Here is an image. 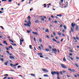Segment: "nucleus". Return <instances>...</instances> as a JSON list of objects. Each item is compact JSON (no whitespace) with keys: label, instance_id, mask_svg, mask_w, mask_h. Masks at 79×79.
Listing matches in <instances>:
<instances>
[{"label":"nucleus","instance_id":"774afa93","mask_svg":"<svg viewBox=\"0 0 79 79\" xmlns=\"http://www.w3.org/2000/svg\"><path fill=\"white\" fill-rule=\"evenodd\" d=\"M0 13L2 14V13H3V12H2V11H0Z\"/></svg>","mask_w":79,"mask_h":79},{"label":"nucleus","instance_id":"2eb2a0df","mask_svg":"<svg viewBox=\"0 0 79 79\" xmlns=\"http://www.w3.org/2000/svg\"><path fill=\"white\" fill-rule=\"evenodd\" d=\"M27 19L28 20H30V19H31V17H30V16H28Z\"/></svg>","mask_w":79,"mask_h":79},{"label":"nucleus","instance_id":"0e129e2a","mask_svg":"<svg viewBox=\"0 0 79 79\" xmlns=\"http://www.w3.org/2000/svg\"><path fill=\"white\" fill-rule=\"evenodd\" d=\"M6 78H7V77H5L3 78V79H6Z\"/></svg>","mask_w":79,"mask_h":79},{"label":"nucleus","instance_id":"f3484780","mask_svg":"<svg viewBox=\"0 0 79 79\" xmlns=\"http://www.w3.org/2000/svg\"><path fill=\"white\" fill-rule=\"evenodd\" d=\"M31 76H34V77H35V75L34 74L31 73Z\"/></svg>","mask_w":79,"mask_h":79},{"label":"nucleus","instance_id":"bb28decb","mask_svg":"<svg viewBox=\"0 0 79 79\" xmlns=\"http://www.w3.org/2000/svg\"><path fill=\"white\" fill-rule=\"evenodd\" d=\"M11 44L12 45H14V46H16V44H13L12 43H11Z\"/></svg>","mask_w":79,"mask_h":79},{"label":"nucleus","instance_id":"79ce46f5","mask_svg":"<svg viewBox=\"0 0 79 79\" xmlns=\"http://www.w3.org/2000/svg\"><path fill=\"white\" fill-rule=\"evenodd\" d=\"M68 2H66V5L67 6H68Z\"/></svg>","mask_w":79,"mask_h":79},{"label":"nucleus","instance_id":"5701e85b","mask_svg":"<svg viewBox=\"0 0 79 79\" xmlns=\"http://www.w3.org/2000/svg\"><path fill=\"white\" fill-rule=\"evenodd\" d=\"M14 79L12 77H11L10 78V77H8V79Z\"/></svg>","mask_w":79,"mask_h":79},{"label":"nucleus","instance_id":"c9c22d12","mask_svg":"<svg viewBox=\"0 0 79 79\" xmlns=\"http://www.w3.org/2000/svg\"><path fill=\"white\" fill-rule=\"evenodd\" d=\"M29 48H30V49H32V45H30Z\"/></svg>","mask_w":79,"mask_h":79},{"label":"nucleus","instance_id":"e433bc0d","mask_svg":"<svg viewBox=\"0 0 79 79\" xmlns=\"http://www.w3.org/2000/svg\"><path fill=\"white\" fill-rule=\"evenodd\" d=\"M6 48V50L8 51V50H10V49H9V48Z\"/></svg>","mask_w":79,"mask_h":79},{"label":"nucleus","instance_id":"7ed1b4c3","mask_svg":"<svg viewBox=\"0 0 79 79\" xmlns=\"http://www.w3.org/2000/svg\"><path fill=\"white\" fill-rule=\"evenodd\" d=\"M60 66H62V67L63 68H65V69L67 68V67H66V66H65V65H64V64H60Z\"/></svg>","mask_w":79,"mask_h":79},{"label":"nucleus","instance_id":"4d7b16f0","mask_svg":"<svg viewBox=\"0 0 79 79\" xmlns=\"http://www.w3.org/2000/svg\"><path fill=\"white\" fill-rule=\"evenodd\" d=\"M70 59H71V60H73V58L72 57H70Z\"/></svg>","mask_w":79,"mask_h":79},{"label":"nucleus","instance_id":"8fccbe9b","mask_svg":"<svg viewBox=\"0 0 79 79\" xmlns=\"http://www.w3.org/2000/svg\"><path fill=\"white\" fill-rule=\"evenodd\" d=\"M8 76V74H6L4 75V76Z\"/></svg>","mask_w":79,"mask_h":79},{"label":"nucleus","instance_id":"69168bd1","mask_svg":"<svg viewBox=\"0 0 79 79\" xmlns=\"http://www.w3.org/2000/svg\"><path fill=\"white\" fill-rule=\"evenodd\" d=\"M22 55V56H25V54H23Z\"/></svg>","mask_w":79,"mask_h":79},{"label":"nucleus","instance_id":"6e6552de","mask_svg":"<svg viewBox=\"0 0 79 79\" xmlns=\"http://www.w3.org/2000/svg\"><path fill=\"white\" fill-rule=\"evenodd\" d=\"M3 43L4 44H6V45H8V44L6 43V41L3 40Z\"/></svg>","mask_w":79,"mask_h":79},{"label":"nucleus","instance_id":"4c0bfd02","mask_svg":"<svg viewBox=\"0 0 79 79\" xmlns=\"http://www.w3.org/2000/svg\"><path fill=\"white\" fill-rule=\"evenodd\" d=\"M60 74H63V72H62V71H60Z\"/></svg>","mask_w":79,"mask_h":79},{"label":"nucleus","instance_id":"e2e57ef3","mask_svg":"<svg viewBox=\"0 0 79 79\" xmlns=\"http://www.w3.org/2000/svg\"><path fill=\"white\" fill-rule=\"evenodd\" d=\"M32 10H33V8H31L30 9V11H32Z\"/></svg>","mask_w":79,"mask_h":79},{"label":"nucleus","instance_id":"680f3d73","mask_svg":"<svg viewBox=\"0 0 79 79\" xmlns=\"http://www.w3.org/2000/svg\"><path fill=\"white\" fill-rule=\"evenodd\" d=\"M40 46H41L42 48H43V45H42V44H40Z\"/></svg>","mask_w":79,"mask_h":79},{"label":"nucleus","instance_id":"f704fd0d","mask_svg":"<svg viewBox=\"0 0 79 79\" xmlns=\"http://www.w3.org/2000/svg\"><path fill=\"white\" fill-rule=\"evenodd\" d=\"M39 40L40 42H42V39L41 38H40Z\"/></svg>","mask_w":79,"mask_h":79},{"label":"nucleus","instance_id":"ddd939ff","mask_svg":"<svg viewBox=\"0 0 79 79\" xmlns=\"http://www.w3.org/2000/svg\"><path fill=\"white\" fill-rule=\"evenodd\" d=\"M22 39L20 40V42H24V40L23 39V38H21Z\"/></svg>","mask_w":79,"mask_h":79},{"label":"nucleus","instance_id":"aec40b11","mask_svg":"<svg viewBox=\"0 0 79 79\" xmlns=\"http://www.w3.org/2000/svg\"><path fill=\"white\" fill-rule=\"evenodd\" d=\"M44 77H48V75L47 74H44Z\"/></svg>","mask_w":79,"mask_h":79},{"label":"nucleus","instance_id":"f257e3e1","mask_svg":"<svg viewBox=\"0 0 79 79\" xmlns=\"http://www.w3.org/2000/svg\"><path fill=\"white\" fill-rule=\"evenodd\" d=\"M25 23H27V24L25 23L24 24V26H28V27H31V21L29 20L27 21L25 20Z\"/></svg>","mask_w":79,"mask_h":79},{"label":"nucleus","instance_id":"052dcab7","mask_svg":"<svg viewBox=\"0 0 79 79\" xmlns=\"http://www.w3.org/2000/svg\"><path fill=\"white\" fill-rule=\"evenodd\" d=\"M67 77H70V76H69V75H67Z\"/></svg>","mask_w":79,"mask_h":79},{"label":"nucleus","instance_id":"a878e982","mask_svg":"<svg viewBox=\"0 0 79 79\" xmlns=\"http://www.w3.org/2000/svg\"><path fill=\"white\" fill-rule=\"evenodd\" d=\"M35 22L36 23H39V20H37L35 21Z\"/></svg>","mask_w":79,"mask_h":79},{"label":"nucleus","instance_id":"a211bd4d","mask_svg":"<svg viewBox=\"0 0 79 79\" xmlns=\"http://www.w3.org/2000/svg\"><path fill=\"white\" fill-rule=\"evenodd\" d=\"M71 30L72 32H74V30L73 29V28L72 27L71 28Z\"/></svg>","mask_w":79,"mask_h":79},{"label":"nucleus","instance_id":"c85d7f7f","mask_svg":"<svg viewBox=\"0 0 79 79\" xmlns=\"http://www.w3.org/2000/svg\"><path fill=\"white\" fill-rule=\"evenodd\" d=\"M76 29L77 31L78 29H79V27H78V26H77V27H76Z\"/></svg>","mask_w":79,"mask_h":79},{"label":"nucleus","instance_id":"c756f323","mask_svg":"<svg viewBox=\"0 0 79 79\" xmlns=\"http://www.w3.org/2000/svg\"><path fill=\"white\" fill-rule=\"evenodd\" d=\"M9 48H11V49H13V47H12V46H9Z\"/></svg>","mask_w":79,"mask_h":79},{"label":"nucleus","instance_id":"338daca9","mask_svg":"<svg viewBox=\"0 0 79 79\" xmlns=\"http://www.w3.org/2000/svg\"><path fill=\"white\" fill-rule=\"evenodd\" d=\"M69 55H70V56H72V55H73V54L71 53L69 54Z\"/></svg>","mask_w":79,"mask_h":79},{"label":"nucleus","instance_id":"0eeeda50","mask_svg":"<svg viewBox=\"0 0 79 79\" xmlns=\"http://www.w3.org/2000/svg\"><path fill=\"white\" fill-rule=\"evenodd\" d=\"M52 50L53 52H57V50H56V48H52Z\"/></svg>","mask_w":79,"mask_h":79},{"label":"nucleus","instance_id":"72a5a7b5","mask_svg":"<svg viewBox=\"0 0 79 79\" xmlns=\"http://www.w3.org/2000/svg\"><path fill=\"white\" fill-rule=\"evenodd\" d=\"M40 58H44V56L42 55H41V56H40Z\"/></svg>","mask_w":79,"mask_h":79},{"label":"nucleus","instance_id":"7c9ffc66","mask_svg":"<svg viewBox=\"0 0 79 79\" xmlns=\"http://www.w3.org/2000/svg\"><path fill=\"white\" fill-rule=\"evenodd\" d=\"M63 27L65 29H66V27L65 25H64Z\"/></svg>","mask_w":79,"mask_h":79},{"label":"nucleus","instance_id":"4be33fe9","mask_svg":"<svg viewBox=\"0 0 79 79\" xmlns=\"http://www.w3.org/2000/svg\"><path fill=\"white\" fill-rule=\"evenodd\" d=\"M44 8H46V7H47V5L46 4H44Z\"/></svg>","mask_w":79,"mask_h":79},{"label":"nucleus","instance_id":"58836bf2","mask_svg":"<svg viewBox=\"0 0 79 79\" xmlns=\"http://www.w3.org/2000/svg\"><path fill=\"white\" fill-rule=\"evenodd\" d=\"M53 34L54 35H56V33L54 32H53Z\"/></svg>","mask_w":79,"mask_h":79},{"label":"nucleus","instance_id":"1a4fd4ad","mask_svg":"<svg viewBox=\"0 0 79 79\" xmlns=\"http://www.w3.org/2000/svg\"><path fill=\"white\" fill-rule=\"evenodd\" d=\"M32 33L33 34H35V35H38V33H37V32H32Z\"/></svg>","mask_w":79,"mask_h":79},{"label":"nucleus","instance_id":"de8ad7c7","mask_svg":"<svg viewBox=\"0 0 79 79\" xmlns=\"http://www.w3.org/2000/svg\"><path fill=\"white\" fill-rule=\"evenodd\" d=\"M10 65L11 66H13V64L11 63L10 64Z\"/></svg>","mask_w":79,"mask_h":79},{"label":"nucleus","instance_id":"4468645a","mask_svg":"<svg viewBox=\"0 0 79 79\" xmlns=\"http://www.w3.org/2000/svg\"><path fill=\"white\" fill-rule=\"evenodd\" d=\"M57 16H59V17H61L62 16V14L57 15Z\"/></svg>","mask_w":79,"mask_h":79},{"label":"nucleus","instance_id":"603ef678","mask_svg":"<svg viewBox=\"0 0 79 79\" xmlns=\"http://www.w3.org/2000/svg\"><path fill=\"white\" fill-rule=\"evenodd\" d=\"M51 18H54V16H53V15H51Z\"/></svg>","mask_w":79,"mask_h":79},{"label":"nucleus","instance_id":"49530a36","mask_svg":"<svg viewBox=\"0 0 79 79\" xmlns=\"http://www.w3.org/2000/svg\"><path fill=\"white\" fill-rule=\"evenodd\" d=\"M52 40H54V41H55V42H56V40H55V39L53 38L52 39Z\"/></svg>","mask_w":79,"mask_h":79},{"label":"nucleus","instance_id":"f8f14e48","mask_svg":"<svg viewBox=\"0 0 79 79\" xmlns=\"http://www.w3.org/2000/svg\"><path fill=\"white\" fill-rule=\"evenodd\" d=\"M9 40L10 41V42H12V43H15V41H13L11 39H9Z\"/></svg>","mask_w":79,"mask_h":79},{"label":"nucleus","instance_id":"dca6fc26","mask_svg":"<svg viewBox=\"0 0 79 79\" xmlns=\"http://www.w3.org/2000/svg\"><path fill=\"white\" fill-rule=\"evenodd\" d=\"M8 61L5 62L4 63V64H5V65H8Z\"/></svg>","mask_w":79,"mask_h":79},{"label":"nucleus","instance_id":"cd10ccee","mask_svg":"<svg viewBox=\"0 0 79 79\" xmlns=\"http://www.w3.org/2000/svg\"><path fill=\"white\" fill-rule=\"evenodd\" d=\"M75 64L76 65L77 67V68H78L79 67V66H78L77 64L75 63Z\"/></svg>","mask_w":79,"mask_h":79},{"label":"nucleus","instance_id":"ea45409f","mask_svg":"<svg viewBox=\"0 0 79 79\" xmlns=\"http://www.w3.org/2000/svg\"><path fill=\"white\" fill-rule=\"evenodd\" d=\"M21 66L20 65H19L18 67H17V68H21Z\"/></svg>","mask_w":79,"mask_h":79},{"label":"nucleus","instance_id":"f03ea898","mask_svg":"<svg viewBox=\"0 0 79 79\" xmlns=\"http://www.w3.org/2000/svg\"><path fill=\"white\" fill-rule=\"evenodd\" d=\"M43 71L44 72H46V73H48V70L45 69V68H43L42 69Z\"/></svg>","mask_w":79,"mask_h":79},{"label":"nucleus","instance_id":"412c9836","mask_svg":"<svg viewBox=\"0 0 79 79\" xmlns=\"http://www.w3.org/2000/svg\"><path fill=\"white\" fill-rule=\"evenodd\" d=\"M45 50H46V51H47V52H49V49L48 48H45Z\"/></svg>","mask_w":79,"mask_h":79},{"label":"nucleus","instance_id":"13d9d810","mask_svg":"<svg viewBox=\"0 0 79 79\" xmlns=\"http://www.w3.org/2000/svg\"><path fill=\"white\" fill-rule=\"evenodd\" d=\"M62 35L64 37H65V35H64V34H62Z\"/></svg>","mask_w":79,"mask_h":79},{"label":"nucleus","instance_id":"bf43d9fd","mask_svg":"<svg viewBox=\"0 0 79 79\" xmlns=\"http://www.w3.org/2000/svg\"><path fill=\"white\" fill-rule=\"evenodd\" d=\"M12 2V1L11 0H9L8 1L9 2Z\"/></svg>","mask_w":79,"mask_h":79},{"label":"nucleus","instance_id":"473e14b6","mask_svg":"<svg viewBox=\"0 0 79 79\" xmlns=\"http://www.w3.org/2000/svg\"><path fill=\"white\" fill-rule=\"evenodd\" d=\"M38 48L39 49H40V50L41 51L42 50V48H41V47H40L39 46Z\"/></svg>","mask_w":79,"mask_h":79},{"label":"nucleus","instance_id":"423d86ee","mask_svg":"<svg viewBox=\"0 0 79 79\" xmlns=\"http://www.w3.org/2000/svg\"><path fill=\"white\" fill-rule=\"evenodd\" d=\"M74 26H76V24L75 23H72V27L73 28L74 27Z\"/></svg>","mask_w":79,"mask_h":79},{"label":"nucleus","instance_id":"20e7f679","mask_svg":"<svg viewBox=\"0 0 79 79\" xmlns=\"http://www.w3.org/2000/svg\"><path fill=\"white\" fill-rule=\"evenodd\" d=\"M68 70L69 71H71V72H75V70L74 69H71L70 68H69Z\"/></svg>","mask_w":79,"mask_h":79},{"label":"nucleus","instance_id":"9d476101","mask_svg":"<svg viewBox=\"0 0 79 79\" xmlns=\"http://www.w3.org/2000/svg\"><path fill=\"white\" fill-rule=\"evenodd\" d=\"M9 57L11 59V60H12V59H15V57L13 56H10Z\"/></svg>","mask_w":79,"mask_h":79},{"label":"nucleus","instance_id":"3c124183","mask_svg":"<svg viewBox=\"0 0 79 79\" xmlns=\"http://www.w3.org/2000/svg\"><path fill=\"white\" fill-rule=\"evenodd\" d=\"M76 39L77 40H78L79 38V37L77 36V37H76Z\"/></svg>","mask_w":79,"mask_h":79},{"label":"nucleus","instance_id":"a19ab883","mask_svg":"<svg viewBox=\"0 0 79 79\" xmlns=\"http://www.w3.org/2000/svg\"><path fill=\"white\" fill-rule=\"evenodd\" d=\"M56 42L57 44H60V42L58 41H56Z\"/></svg>","mask_w":79,"mask_h":79},{"label":"nucleus","instance_id":"5fc2aeb1","mask_svg":"<svg viewBox=\"0 0 79 79\" xmlns=\"http://www.w3.org/2000/svg\"><path fill=\"white\" fill-rule=\"evenodd\" d=\"M73 39H74V40H76V37H73Z\"/></svg>","mask_w":79,"mask_h":79},{"label":"nucleus","instance_id":"393cba45","mask_svg":"<svg viewBox=\"0 0 79 79\" xmlns=\"http://www.w3.org/2000/svg\"><path fill=\"white\" fill-rule=\"evenodd\" d=\"M63 60L64 61H66V59H65V57H64L63 59Z\"/></svg>","mask_w":79,"mask_h":79},{"label":"nucleus","instance_id":"b1692460","mask_svg":"<svg viewBox=\"0 0 79 79\" xmlns=\"http://www.w3.org/2000/svg\"><path fill=\"white\" fill-rule=\"evenodd\" d=\"M58 34L60 36L61 35V32H58Z\"/></svg>","mask_w":79,"mask_h":79},{"label":"nucleus","instance_id":"9b49d317","mask_svg":"<svg viewBox=\"0 0 79 79\" xmlns=\"http://www.w3.org/2000/svg\"><path fill=\"white\" fill-rule=\"evenodd\" d=\"M37 55H39V56L42 55H43V53H37Z\"/></svg>","mask_w":79,"mask_h":79},{"label":"nucleus","instance_id":"37998d69","mask_svg":"<svg viewBox=\"0 0 79 79\" xmlns=\"http://www.w3.org/2000/svg\"><path fill=\"white\" fill-rule=\"evenodd\" d=\"M0 27H1V28H2V29H4V28H3V27H2V26H1Z\"/></svg>","mask_w":79,"mask_h":79},{"label":"nucleus","instance_id":"c03bdc74","mask_svg":"<svg viewBox=\"0 0 79 79\" xmlns=\"http://www.w3.org/2000/svg\"><path fill=\"white\" fill-rule=\"evenodd\" d=\"M0 60H1V61H3V58H0Z\"/></svg>","mask_w":79,"mask_h":79},{"label":"nucleus","instance_id":"09e8293b","mask_svg":"<svg viewBox=\"0 0 79 79\" xmlns=\"http://www.w3.org/2000/svg\"><path fill=\"white\" fill-rule=\"evenodd\" d=\"M27 31L28 32V33H31V31H29L27 30Z\"/></svg>","mask_w":79,"mask_h":79},{"label":"nucleus","instance_id":"a18cd8bd","mask_svg":"<svg viewBox=\"0 0 79 79\" xmlns=\"http://www.w3.org/2000/svg\"><path fill=\"white\" fill-rule=\"evenodd\" d=\"M46 37H47V38H48V39L50 38V37H49V36H48L47 35H46Z\"/></svg>","mask_w":79,"mask_h":79},{"label":"nucleus","instance_id":"39448f33","mask_svg":"<svg viewBox=\"0 0 79 79\" xmlns=\"http://www.w3.org/2000/svg\"><path fill=\"white\" fill-rule=\"evenodd\" d=\"M60 2L59 3L60 5V6H61V3H63V0H60Z\"/></svg>","mask_w":79,"mask_h":79},{"label":"nucleus","instance_id":"6ab92c4d","mask_svg":"<svg viewBox=\"0 0 79 79\" xmlns=\"http://www.w3.org/2000/svg\"><path fill=\"white\" fill-rule=\"evenodd\" d=\"M45 32H49V31H48V29H46V30H45Z\"/></svg>","mask_w":79,"mask_h":79},{"label":"nucleus","instance_id":"6e6d98bb","mask_svg":"<svg viewBox=\"0 0 79 79\" xmlns=\"http://www.w3.org/2000/svg\"><path fill=\"white\" fill-rule=\"evenodd\" d=\"M3 10H4V9H3V8H1V10L2 11H3Z\"/></svg>","mask_w":79,"mask_h":79},{"label":"nucleus","instance_id":"864d4df0","mask_svg":"<svg viewBox=\"0 0 79 79\" xmlns=\"http://www.w3.org/2000/svg\"><path fill=\"white\" fill-rule=\"evenodd\" d=\"M76 59H77V60H79V57H77V56L76 57Z\"/></svg>","mask_w":79,"mask_h":79},{"label":"nucleus","instance_id":"2f4dec72","mask_svg":"<svg viewBox=\"0 0 79 79\" xmlns=\"http://www.w3.org/2000/svg\"><path fill=\"white\" fill-rule=\"evenodd\" d=\"M48 47L50 49H52V48L50 46H48Z\"/></svg>","mask_w":79,"mask_h":79}]
</instances>
